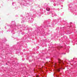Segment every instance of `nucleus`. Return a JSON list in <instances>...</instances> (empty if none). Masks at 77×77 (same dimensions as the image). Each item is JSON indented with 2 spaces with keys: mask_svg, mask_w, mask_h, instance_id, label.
Here are the masks:
<instances>
[{
  "mask_svg": "<svg viewBox=\"0 0 77 77\" xmlns=\"http://www.w3.org/2000/svg\"><path fill=\"white\" fill-rule=\"evenodd\" d=\"M59 63L60 64V65H62V60H59Z\"/></svg>",
  "mask_w": 77,
  "mask_h": 77,
  "instance_id": "1",
  "label": "nucleus"
},
{
  "mask_svg": "<svg viewBox=\"0 0 77 77\" xmlns=\"http://www.w3.org/2000/svg\"><path fill=\"white\" fill-rule=\"evenodd\" d=\"M46 10L47 11H50V8H46Z\"/></svg>",
  "mask_w": 77,
  "mask_h": 77,
  "instance_id": "2",
  "label": "nucleus"
},
{
  "mask_svg": "<svg viewBox=\"0 0 77 77\" xmlns=\"http://www.w3.org/2000/svg\"><path fill=\"white\" fill-rule=\"evenodd\" d=\"M57 71H58V72H60V69H57Z\"/></svg>",
  "mask_w": 77,
  "mask_h": 77,
  "instance_id": "3",
  "label": "nucleus"
},
{
  "mask_svg": "<svg viewBox=\"0 0 77 77\" xmlns=\"http://www.w3.org/2000/svg\"><path fill=\"white\" fill-rule=\"evenodd\" d=\"M36 77H39V76H37Z\"/></svg>",
  "mask_w": 77,
  "mask_h": 77,
  "instance_id": "4",
  "label": "nucleus"
},
{
  "mask_svg": "<svg viewBox=\"0 0 77 77\" xmlns=\"http://www.w3.org/2000/svg\"><path fill=\"white\" fill-rule=\"evenodd\" d=\"M55 65H56V63H55Z\"/></svg>",
  "mask_w": 77,
  "mask_h": 77,
  "instance_id": "5",
  "label": "nucleus"
},
{
  "mask_svg": "<svg viewBox=\"0 0 77 77\" xmlns=\"http://www.w3.org/2000/svg\"><path fill=\"white\" fill-rule=\"evenodd\" d=\"M54 67H56V66H54Z\"/></svg>",
  "mask_w": 77,
  "mask_h": 77,
  "instance_id": "6",
  "label": "nucleus"
}]
</instances>
